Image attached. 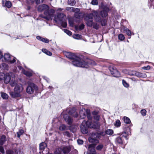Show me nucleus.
Listing matches in <instances>:
<instances>
[{"instance_id": "nucleus-1", "label": "nucleus", "mask_w": 154, "mask_h": 154, "mask_svg": "<svg viewBox=\"0 0 154 154\" xmlns=\"http://www.w3.org/2000/svg\"><path fill=\"white\" fill-rule=\"evenodd\" d=\"M65 55L67 57L72 59V64L76 66L87 68L88 65L90 64V63H87L83 60L81 57L75 56L71 53L67 52L65 53Z\"/></svg>"}, {"instance_id": "nucleus-2", "label": "nucleus", "mask_w": 154, "mask_h": 154, "mask_svg": "<svg viewBox=\"0 0 154 154\" xmlns=\"http://www.w3.org/2000/svg\"><path fill=\"white\" fill-rule=\"evenodd\" d=\"M10 85L12 87H15L14 89V92L11 91L10 93L11 97L14 98L20 97L21 96V93L23 90L22 85L18 83L16 81L15 82L11 81Z\"/></svg>"}, {"instance_id": "nucleus-3", "label": "nucleus", "mask_w": 154, "mask_h": 154, "mask_svg": "<svg viewBox=\"0 0 154 154\" xmlns=\"http://www.w3.org/2000/svg\"><path fill=\"white\" fill-rule=\"evenodd\" d=\"M100 125V124L98 122H92L89 120L88 121H84L82 122L80 126L82 132L83 134H86L88 132V127L95 129H99Z\"/></svg>"}, {"instance_id": "nucleus-4", "label": "nucleus", "mask_w": 154, "mask_h": 154, "mask_svg": "<svg viewBox=\"0 0 154 154\" xmlns=\"http://www.w3.org/2000/svg\"><path fill=\"white\" fill-rule=\"evenodd\" d=\"M49 7L48 5H40L38 8L39 11H42L43 10H45L44 13V16H41V17L48 20L51 19L53 17V15L55 12V11L53 9H50L48 10Z\"/></svg>"}, {"instance_id": "nucleus-5", "label": "nucleus", "mask_w": 154, "mask_h": 154, "mask_svg": "<svg viewBox=\"0 0 154 154\" xmlns=\"http://www.w3.org/2000/svg\"><path fill=\"white\" fill-rule=\"evenodd\" d=\"M93 12L87 15L85 18V20L88 26L90 27L93 26L94 28L97 29H99V24L97 23H93V17L95 16V14H94Z\"/></svg>"}, {"instance_id": "nucleus-6", "label": "nucleus", "mask_w": 154, "mask_h": 154, "mask_svg": "<svg viewBox=\"0 0 154 154\" xmlns=\"http://www.w3.org/2000/svg\"><path fill=\"white\" fill-rule=\"evenodd\" d=\"M0 59L4 62H8L10 64L14 63L16 61V58L11 56L8 53L5 54L4 56L0 51Z\"/></svg>"}, {"instance_id": "nucleus-7", "label": "nucleus", "mask_w": 154, "mask_h": 154, "mask_svg": "<svg viewBox=\"0 0 154 154\" xmlns=\"http://www.w3.org/2000/svg\"><path fill=\"white\" fill-rule=\"evenodd\" d=\"M66 17L63 14H60L54 18V20L56 23L61 24L63 27H66L67 26V23L65 20Z\"/></svg>"}, {"instance_id": "nucleus-8", "label": "nucleus", "mask_w": 154, "mask_h": 154, "mask_svg": "<svg viewBox=\"0 0 154 154\" xmlns=\"http://www.w3.org/2000/svg\"><path fill=\"white\" fill-rule=\"evenodd\" d=\"M11 81L13 82H15L16 81L15 76L14 74L11 72L7 73L5 74V82L6 84L9 83L10 85V83Z\"/></svg>"}, {"instance_id": "nucleus-9", "label": "nucleus", "mask_w": 154, "mask_h": 154, "mask_svg": "<svg viewBox=\"0 0 154 154\" xmlns=\"http://www.w3.org/2000/svg\"><path fill=\"white\" fill-rule=\"evenodd\" d=\"M93 14H95V16L94 17L95 21L97 22H100L102 26H105L106 23V20L100 17L99 14L97 12L94 11Z\"/></svg>"}, {"instance_id": "nucleus-10", "label": "nucleus", "mask_w": 154, "mask_h": 154, "mask_svg": "<svg viewBox=\"0 0 154 154\" xmlns=\"http://www.w3.org/2000/svg\"><path fill=\"white\" fill-rule=\"evenodd\" d=\"M100 137V134L96 133L92 135V137H90L88 139V140L90 143H93L95 144L98 143H99L98 139Z\"/></svg>"}, {"instance_id": "nucleus-11", "label": "nucleus", "mask_w": 154, "mask_h": 154, "mask_svg": "<svg viewBox=\"0 0 154 154\" xmlns=\"http://www.w3.org/2000/svg\"><path fill=\"white\" fill-rule=\"evenodd\" d=\"M37 87L34 84L31 83L29 84L26 89V91L29 94H33L34 91L37 90Z\"/></svg>"}, {"instance_id": "nucleus-12", "label": "nucleus", "mask_w": 154, "mask_h": 154, "mask_svg": "<svg viewBox=\"0 0 154 154\" xmlns=\"http://www.w3.org/2000/svg\"><path fill=\"white\" fill-rule=\"evenodd\" d=\"M109 69L113 76L116 77H119L120 76L119 72L112 66H110L109 67Z\"/></svg>"}, {"instance_id": "nucleus-13", "label": "nucleus", "mask_w": 154, "mask_h": 154, "mask_svg": "<svg viewBox=\"0 0 154 154\" xmlns=\"http://www.w3.org/2000/svg\"><path fill=\"white\" fill-rule=\"evenodd\" d=\"M87 154H96L93 144H91L89 145Z\"/></svg>"}, {"instance_id": "nucleus-14", "label": "nucleus", "mask_w": 154, "mask_h": 154, "mask_svg": "<svg viewBox=\"0 0 154 154\" xmlns=\"http://www.w3.org/2000/svg\"><path fill=\"white\" fill-rule=\"evenodd\" d=\"M2 3L3 6L6 7L8 8H10L12 5L11 2L6 0H2Z\"/></svg>"}, {"instance_id": "nucleus-15", "label": "nucleus", "mask_w": 154, "mask_h": 154, "mask_svg": "<svg viewBox=\"0 0 154 154\" xmlns=\"http://www.w3.org/2000/svg\"><path fill=\"white\" fill-rule=\"evenodd\" d=\"M18 68L20 69H22V72L26 76H31L32 75V71H26L25 70H24L20 66H18Z\"/></svg>"}, {"instance_id": "nucleus-16", "label": "nucleus", "mask_w": 154, "mask_h": 154, "mask_svg": "<svg viewBox=\"0 0 154 154\" xmlns=\"http://www.w3.org/2000/svg\"><path fill=\"white\" fill-rule=\"evenodd\" d=\"M58 149H61V150L60 151V154H63L62 152L63 153H66L69 152L70 150V147L69 146H66L64 147L63 149L59 148Z\"/></svg>"}, {"instance_id": "nucleus-17", "label": "nucleus", "mask_w": 154, "mask_h": 154, "mask_svg": "<svg viewBox=\"0 0 154 154\" xmlns=\"http://www.w3.org/2000/svg\"><path fill=\"white\" fill-rule=\"evenodd\" d=\"M63 118L65 121L69 125L71 124L72 122V119L69 117L68 116L67 114H65L63 116Z\"/></svg>"}, {"instance_id": "nucleus-18", "label": "nucleus", "mask_w": 154, "mask_h": 154, "mask_svg": "<svg viewBox=\"0 0 154 154\" xmlns=\"http://www.w3.org/2000/svg\"><path fill=\"white\" fill-rule=\"evenodd\" d=\"M69 114L75 117H77L78 116V114L76 111V109L75 108H73L70 110L69 112Z\"/></svg>"}, {"instance_id": "nucleus-19", "label": "nucleus", "mask_w": 154, "mask_h": 154, "mask_svg": "<svg viewBox=\"0 0 154 154\" xmlns=\"http://www.w3.org/2000/svg\"><path fill=\"white\" fill-rule=\"evenodd\" d=\"M130 131V128H128L127 131H124L122 133L121 135L122 137H125L126 140L128 139V136L131 134Z\"/></svg>"}, {"instance_id": "nucleus-20", "label": "nucleus", "mask_w": 154, "mask_h": 154, "mask_svg": "<svg viewBox=\"0 0 154 154\" xmlns=\"http://www.w3.org/2000/svg\"><path fill=\"white\" fill-rule=\"evenodd\" d=\"M124 32L125 33L129 36H131V31L128 28L124 27L122 29Z\"/></svg>"}, {"instance_id": "nucleus-21", "label": "nucleus", "mask_w": 154, "mask_h": 154, "mask_svg": "<svg viewBox=\"0 0 154 154\" xmlns=\"http://www.w3.org/2000/svg\"><path fill=\"white\" fill-rule=\"evenodd\" d=\"M36 38L37 39L40 40L43 42L46 43H48L49 42V40L48 39L46 38H43L40 36H37Z\"/></svg>"}, {"instance_id": "nucleus-22", "label": "nucleus", "mask_w": 154, "mask_h": 154, "mask_svg": "<svg viewBox=\"0 0 154 154\" xmlns=\"http://www.w3.org/2000/svg\"><path fill=\"white\" fill-rule=\"evenodd\" d=\"M85 110L84 109H83L80 111L79 114L81 119H84L85 116Z\"/></svg>"}, {"instance_id": "nucleus-23", "label": "nucleus", "mask_w": 154, "mask_h": 154, "mask_svg": "<svg viewBox=\"0 0 154 154\" xmlns=\"http://www.w3.org/2000/svg\"><path fill=\"white\" fill-rule=\"evenodd\" d=\"M135 75L138 77L145 78L146 77V75L145 74H143L139 72H136Z\"/></svg>"}, {"instance_id": "nucleus-24", "label": "nucleus", "mask_w": 154, "mask_h": 154, "mask_svg": "<svg viewBox=\"0 0 154 154\" xmlns=\"http://www.w3.org/2000/svg\"><path fill=\"white\" fill-rule=\"evenodd\" d=\"M66 10L70 11H79V9L78 8L75 9L72 7H67L66 8Z\"/></svg>"}, {"instance_id": "nucleus-25", "label": "nucleus", "mask_w": 154, "mask_h": 154, "mask_svg": "<svg viewBox=\"0 0 154 154\" xmlns=\"http://www.w3.org/2000/svg\"><path fill=\"white\" fill-rule=\"evenodd\" d=\"M6 137L4 135L2 136L0 139V144L1 145H3L4 143L6 141Z\"/></svg>"}, {"instance_id": "nucleus-26", "label": "nucleus", "mask_w": 154, "mask_h": 154, "mask_svg": "<svg viewBox=\"0 0 154 154\" xmlns=\"http://www.w3.org/2000/svg\"><path fill=\"white\" fill-rule=\"evenodd\" d=\"M47 146V145L44 142L41 143L39 145V149L40 150H44L45 148Z\"/></svg>"}, {"instance_id": "nucleus-27", "label": "nucleus", "mask_w": 154, "mask_h": 154, "mask_svg": "<svg viewBox=\"0 0 154 154\" xmlns=\"http://www.w3.org/2000/svg\"><path fill=\"white\" fill-rule=\"evenodd\" d=\"M0 67L3 69H7L8 68V66L5 63H2L0 64Z\"/></svg>"}, {"instance_id": "nucleus-28", "label": "nucleus", "mask_w": 154, "mask_h": 154, "mask_svg": "<svg viewBox=\"0 0 154 154\" xmlns=\"http://www.w3.org/2000/svg\"><path fill=\"white\" fill-rule=\"evenodd\" d=\"M84 27V25L83 24H81L79 26H75V28L76 30H82L83 29Z\"/></svg>"}, {"instance_id": "nucleus-29", "label": "nucleus", "mask_w": 154, "mask_h": 154, "mask_svg": "<svg viewBox=\"0 0 154 154\" xmlns=\"http://www.w3.org/2000/svg\"><path fill=\"white\" fill-rule=\"evenodd\" d=\"M72 37L74 39H79L82 38V36L78 34H75L73 35Z\"/></svg>"}, {"instance_id": "nucleus-30", "label": "nucleus", "mask_w": 154, "mask_h": 154, "mask_svg": "<svg viewBox=\"0 0 154 154\" xmlns=\"http://www.w3.org/2000/svg\"><path fill=\"white\" fill-rule=\"evenodd\" d=\"M42 51L46 54L47 55L51 56L52 54L51 52L45 49H43L42 50Z\"/></svg>"}, {"instance_id": "nucleus-31", "label": "nucleus", "mask_w": 154, "mask_h": 154, "mask_svg": "<svg viewBox=\"0 0 154 154\" xmlns=\"http://www.w3.org/2000/svg\"><path fill=\"white\" fill-rule=\"evenodd\" d=\"M24 133V131L23 130H20L19 131L17 132V137L20 138V136L22 135Z\"/></svg>"}, {"instance_id": "nucleus-32", "label": "nucleus", "mask_w": 154, "mask_h": 154, "mask_svg": "<svg viewBox=\"0 0 154 154\" xmlns=\"http://www.w3.org/2000/svg\"><path fill=\"white\" fill-rule=\"evenodd\" d=\"M113 133V131L112 129H107L106 131V134L108 135H111Z\"/></svg>"}, {"instance_id": "nucleus-33", "label": "nucleus", "mask_w": 154, "mask_h": 154, "mask_svg": "<svg viewBox=\"0 0 154 154\" xmlns=\"http://www.w3.org/2000/svg\"><path fill=\"white\" fill-rule=\"evenodd\" d=\"M116 142L119 144H122L123 143V141L120 137H117L116 139Z\"/></svg>"}, {"instance_id": "nucleus-34", "label": "nucleus", "mask_w": 154, "mask_h": 154, "mask_svg": "<svg viewBox=\"0 0 154 154\" xmlns=\"http://www.w3.org/2000/svg\"><path fill=\"white\" fill-rule=\"evenodd\" d=\"M100 14L101 15L102 17H106L107 15V12L104 10L101 11L100 12Z\"/></svg>"}, {"instance_id": "nucleus-35", "label": "nucleus", "mask_w": 154, "mask_h": 154, "mask_svg": "<svg viewBox=\"0 0 154 154\" xmlns=\"http://www.w3.org/2000/svg\"><path fill=\"white\" fill-rule=\"evenodd\" d=\"M124 122L125 123L127 124L131 122V121L130 119L126 116H125L124 117Z\"/></svg>"}, {"instance_id": "nucleus-36", "label": "nucleus", "mask_w": 154, "mask_h": 154, "mask_svg": "<svg viewBox=\"0 0 154 154\" xmlns=\"http://www.w3.org/2000/svg\"><path fill=\"white\" fill-rule=\"evenodd\" d=\"M66 128V125L64 124H62L60 126L59 128V129L60 131H63L65 130Z\"/></svg>"}, {"instance_id": "nucleus-37", "label": "nucleus", "mask_w": 154, "mask_h": 154, "mask_svg": "<svg viewBox=\"0 0 154 154\" xmlns=\"http://www.w3.org/2000/svg\"><path fill=\"white\" fill-rule=\"evenodd\" d=\"M79 11H76L75 12V17L77 18H79L80 17V16L81 15V14L79 12Z\"/></svg>"}, {"instance_id": "nucleus-38", "label": "nucleus", "mask_w": 154, "mask_h": 154, "mask_svg": "<svg viewBox=\"0 0 154 154\" xmlns=\"http://www.w3.org/2000/svg\"><path fill=\"white\" fill-rule=\"evenodd\" d=\"M2 97L4 99H7L8 98V96L7 94L4 93H1Z\"/></svg>"}, {"instance_id": "nucleus-39", "label": "nucleus", "mask_w": 154, "mask_h": 154, "mask_svg": "<svg viewBox=\"0 0 154 154\" xmlns=\"http://www.w3.org/2000/svg\"><path fill=\"white\" fill-rule=\"evenodd\" d=\"M121 124V122L119 120H117L116 121L115 124V125L117 127H119Z\"/></svg>"}, {"instance_id": "nucleus-40", "label": "nucleus", "mask_w": 154, "mask_h": 154, "mask_svg": "<svg viewBox=\"0 0 154 154\" xmlns=\"http://www.w3.org/2000/svg\"><path fill=\"white\" fill-rule=\"evenodd\" d=\"M103 145L102 144H100L98 145L96 147L97 150H100L103 148Z\"/></svg>"}, {"instance_id": "nucleus-41", "label": "nucleus", "mask_w": 154, "mask_h": 154, "mask_svg": "<svg viewBox=\"0 0 154 154\" xmlns=\"http://www.w3.org/2000/svg\"><path fill=\"white\" fill-rule=\"evenodd\" d=\"M75 0H69V4L71 6H73L75 4Z\"/></svg>"}, {"instance_id": "nucleus-42", "label": "nucleus", "mask_w": 154, "mask_h": 154, "mask_svg": "<svg viewBox=\"0 0 154 154\" xmlns=\"http://www.w3.org/2000/svg\"><path fill=\"white\" fill-rule=\"evenodd\" d=\"M118 38L121 41H123L125 39V36L124 35L122 34H120L118 36Z\"/></svg>"}, {"instance_id": "nucleus-43", "label": "nucleus", "mask_w": 154, "mask_h": 154, "mask_svg": "<svg viewBox=\"0 0 154 154\" xmlns=\"http://www.w3.org/2000/svg\"><path fill=\"white\" fill-rule=\"evenodd\" d=\"M122 84L125 87L128 88L129 87V84L127 83L124 80H122Z\"/></svg>"}, {"instance_id": "nucleus-44", "label": "nucleus", "mask_w": 154, "mask_h": 154, "mask_svg": "<svg viewBox=\"0 0 154 154\" xmlns=\"http://www.w3.org/2000/svg\"><path fill=\"white\" fill-rule=\"evenodd\" d=\"M146 110L144 109H142L140 111L141 115L143 116H144L146 115Z\"/></svg>"}, {"instance_id": "nucleus-45", "label": "nucleus", "mask_w": 154, "mask_h": 154, "mask_svg": "<svg viewBox=\"0 0 154 154\" xmlns=\"http://www.w3.org/2000/svg\"><path fill=\"white\" fill-rule=\"evenodd\" d=\"M5 74L3 73L0 72V80L5 79Z\"/></svg>"}, {"instance_id": "nucleus-46", "label": "nucleus", "mask_w": 154, "mask_h": 154, "mask_svg": "<svg viewBox=\"0 0 154 154\" xmlns=\"http://www.w3.org/2000/svg\"><path fill=\"white\" fill-rule=\"evenodd\" d=\"M64 31L69 35H72V32L66 29H64Z\"/></svg>"}, {"instance_id": "nucleus-47", "label": "nucleus", "mask_w": 154, "mask_h": 154, "mask_svg": "<svg viewBox=\"0 0 154 154\" xmlns=\"http://www.w3.org/2000/svg\"><path fill=\"white\" fill-rule=\"evenodd\" d=\"M91 3L93 5H97L98 4V2L97 0H93L91 2Z\"/></svg>"}, {"instance_id": "nucleus-48", "label": "nucleus", "mask_w": 154, "mask_h": 154, "mask_svg": "<svg viewBox=\"0 0 154 154\" xmlns=\"http://www.w3.org/2000/svg\"><path fill=\"white\" fill-rule=\"evenodd\" d=\"M63 134L65 136H67L68 137H69L70 134L69 133L68 131H65L63 133Z\"/></svg>"}, {"instance_id": "nucleus-49", "label": "nucleus", "mask_w": 154, "mask_h": 154, "mask_svg": "<svg viewBox=\"0 0 154 154\" xmlns=\"http://www.w3.org/2000/svg\"><path fill=\"white\" fill-rule=\"evenodd\" d=\"M150 67L149 66H144L142 67V69L145 70H148L150 69Z\"/></svg>"}, {"instance_id": "nucleus-50", "label": "nucleus", "mask_w": 154, "mask_h": 154, "mask_svg": "<svg viewBox=\"0 0 154 154\" xmlns=\"http://www.w3.org/2000/svg\"><path fill=\"white\" fill-rule=\"evenodd\" d=\"M0 152H1L2 154H4L5 153L4 148L2 146H0Z\"/></svg>"}, {"instance_id": "nucleus-51", "label": "nucleus", "mask_w": 154, "mask_h": 154, "mask_svg": "<svg viewBox=\"0 0 154 154\" xmlns=\"http://www.w3.org/2000/svg\"><path fill=\"white\" fill-rule=\"evenodd\" d=\"M100 117V116H99L96 115L94 116V118L95 120L97 121H98L99 120Z\"/></svg>"}, {"instance_id": "nucleus-52", "label": "nucleus", "mask_w": 154, "mask_h": 154, "mask_svg": "<svg viewBox=\"0 0 154 154\" xmlns=\"http://www.w3.org/2000/svg\"><path fill=\"white\" fill-rule=\"evenodd\" d=\"M77 141L78 144H82L83 143V141L82 140L78 139Z\"/></svg>"}, {"instance_id": "nucleus-53", "label": "nucleus", "mask_w": 154, "mask_h": 154, "mask_svg": "<svg viewBox=\"0 0 154 154\" xmlns=\"http://www.w3.org/2000/svg\"><path fill=\"white\" fill-rule=\"evenodd\" d=\"M6 154H14L13 152L11 150H8L6 152Z\"/></svg>"}, {"instance_id": "nucleus-54", "label": "nucleus", "mask_w": 154, "mask_h": 154, "mask_svg": "<svg viewBox=\"0 0 154 154\" xmlns=\"http://www.w3.org/2000/svg\"><path fill=\"white\" fill-rule=\"evenodd\" d=\"M43 2V0H36V2L37 4H39L40 3H42Z\"/></svg>"}, {"instance_id": "nucleus-55", "label": "nucleus", "mask_w": 154, "mask_h": 154, "mask_svg": "<svg viewBox=\"0 0 154 154\" xmlns=\"http://www.w3.org/2000/svg\"><path fill=\"white\" fill-rule=\"evenodd\" d=\"M69 24L70 26H73V22L72 21L69 20Z\"/></svg>"}, {"instance_id": "nucleus-56", "label": "nucleus", "mask_w": 154, "mask_h": 154, "mask_svg": "<svg viewBox=\"0 0 154 154\" xmlns=\"http://www.w3.org/2000/svg\"><path fill=\"white\" fill-rule=\"evenodd\" d=\"M44 79H45L47 81V82H48L49 79L48 78H47L46 77H44Z\"/></svg>"}, {"instance_id": "nucleus-57", "label": "nucleus", "mask_w": 154, "mask_h": 154, "mask_svg": "<svg viewBox=\"0 0 154 154\" xmlns=\"http://www.w3.org/2000/svg\"><path fill=\"white\" fill-rule=\"evenodd\" d=\"M137 71H134L133 72V73L131 74V75H135V74L136 73V72Z\"/></svg>"}, {"instance_id": "nucleus-58", "label": "nucleus", "mask_w": 154, "mask_h": 154, "mask_svg": "<svg viewBox=\"0 0 154 154\" xmlns=\"http://www.w3.org/2000/svg\"><path fill=\"white\" fill-rule=\"evenodd\" d=\"M63 9H62L60 8H59L57 10V11H62V10H63Z\"/></svg>"}, {"instance_id": "nucleus-59", "label": "nucleus", "mask_w": 154, "mask_h": 154, "mask_svg": "<svg viewBox=\"0 0 154 154\" xmlns=\"http://www.w3.org/2000/svg\"><path fill=\"white\" fill-rule=\"evenodd\" d=\"M52 87L51 86H50L49 87H48V88H49L50 89H51L52 88Z\"/></svg>"}, {"instance_id": "nucleus-60", "label": "nucleus", "mask_w": 154, "mask_h": 154, "mask_svg": "<svg viewBox=\"0 0 154 154\" xmlns=\"http://www.w3.org/2000/svg\"><path fill=\"white\" fill-rule=\"evenodd\" d=\"M103 134V133H100V134L101 135H103V134Z\"/></svg>"}, {"instance_id": "nucleus-61", "label": "nucleus", "mask_w": 154, "mask_h": 154, "mask_svg": "<svg viewBox=\"0 0 154 154\" xmlns=\"http://www.w3.org/2000/svg\"><path fill=\"white\" fill-rule=\"evenodd\" d=\"M88 117V119H90V118H89V116Z\"/></svg>"}, {"instance_id": "nucleus-62", "label": "nucleus", "mask_w": 154, "mask_h": 154, "mask_svg": "<svg viewBox=\"0 0 154 154\" xmlns=\"http://www.w3.org/2000/svg\"><path fill=\"white\" fill-rule=\"evenodd\" d=\"M0 154H1V153H0Z\"/></svg>"}]
</instances>
